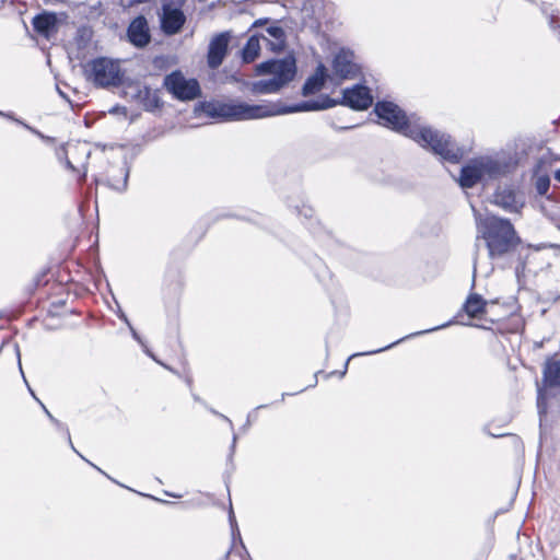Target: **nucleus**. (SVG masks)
I'll return each mask as SVG.
<instances>
[{"mask_svg":"<svg viewBox=\"0 0 560 560\" xmlns=\"http://www.w3.org/2000/svg\"><path fill=\"white\" fill-rule=\"evenodd\" d=\"M373 101L374 97L371 90L361 83H357L342 90L341 101L325 96L320 100L303 101L293 106L283 107H277L276 105H252L245 102L234 101L202 102L199 106L201 110L211 118L224 121H237L259 119L288 113L323 110L338 104L354 110H365L373 104Z\"/></svg>","mask_w":560,"mask_h":560,"instance_id":"obj_1","label":"nucleus"},{"mask_svg":"<svg viewBox=\"0 0 560 560\" xmlns=\"http://www.w3.org/2000/svg\"><path fill=\"white\" fill-rule=\"evenodd\" d=\"M387 127L411 138L423 148H430L435 154L450 162H459L466 153L451 140L450 136L422 126L416 114L407 116L401 108L388 101Z\"/></svg>","mask_w":560,"mask_h":560,"instance_id":"obj_2","label":"nucleus"},{"mask_svg":"<svg viewBox=\"0 0 560 560\" xmlns=\"http://www.w3.org/2000/svg\"><path fill=\"white\" fill-rule=\"evenodd\" d=\"M474 212L478 232L486 241L490 257L502 256L517 244L516 232L510 220L495 215L481 218L475 208Z\"/></svg>","mask_w":560,"mask_h":560,"instance_id":"obj_3","label":"nucleus"},{"mask_svg":"<svg viewBox=\"0 0 560 560\" xmlns=\"http://www.w3.org/2000/svg\"><path fill=\"white\" fill-rule=\"evenodd\" d=\"M258 75H272L270 79L255 81L250 84L254 94H272L288 85L296 74V62L292 56L282 59H269L256 66Z\"/></svg>","mask_w":560,"mask_h":560,"instance_id":"obj_4","label":"nucleus"},{"mask_svg":"<svg viewBox=\"0 0 560 560\" xmlns=\"http://www.w3.org/2000/svg\"><path fill=\"white\" fill-rule=\"evenodd\" d=\"M86 78L96 86H119L122 83L124 71L119 61L106 57L91 60L85 67Z\"/></svg>","mask_w":560,"mask_h":560,"instance_id":"obj_5","label":"nucleus"},{"mask_svg":"<svg viewBox=\"0 0 560 560\" xmlns=\"http://www.w3.org/2000/svg\"><path fill=\"white\" fill-rule=\"evenodd\" d=\"M501 172L502 167L497 161L490 158L476 159L462 168L459 184L464 188H471L486 176L495 177Z\"/></svg>","mask_w":560,"mask_h":560,"instance_id":"obj_6","label":"nucleus"},{"mask_svg":"<svg viewBox=\"0 0 560 560\" xmlns=\"http://www.w3.org/2000/svg\"><path fill=\"white\" fill-rule=\"evenodd\" d=\"M165 89L179 101L197 98L201 91L196 79H186L180 71H173L164 79Z\"/></svg>","mask_w":560,"mask_h":560,"instance_id":"obj_7","label":"nucleus"},{"mask_svg":"<svg viewBox=\"0 0 560 560\" xmlns=\"http://www.w3.org/2000/svg\"><path fill=\"white\" fill-rule=\"evenodd\" d=\"M360 73V67L354 62L350 50L341 49L332 59V74L339 79H353Z\"/></svg>","mask_w":560,"mask_h":560,"instance_id":"obj_8","label":"nucleus"},{"mask_svg":"<svg viewBox=\"0 0 560 560\" xmlns=\"http://www.w3.org/2000/svg\"><path fill=\"white\" fill-rule=\"evenodd\" d=\"M230 33L223 32L217 34L209 43L207 62L209 68H219L228 52Z\"/></svg>","mask_w":560,"mask_h":560,"instance_id":"obj_9","label":"nucleus"},{"mask_svg":"<svg viewBox=\"0 0 560 560\" xmlns=\"http://www.w3.org/2000/svg\"><path fill=\"white\" fill-rule=\"evenodd\" d=\"M161 28L165 35H175L180 32L186 16L180 9L164 4L162 8Z\"/></svg>","mask_w":560,"mask_h":560,"instance_id":"obj_10","label":"nucleus"},{"mask_svg":"<svg viewBox=\"0 0 560 560\" xmlns=\"http://www.w3.org/2000/svg\"><path fill=\"white\" fill-rule=\"evenodd\" d=\"M127 36L129 42L138 48H143L150 43V30L148 21L143 15L137 16L130 22Z\"/></svg>","mask_w":560,"mask_h":560,"instance_id":"obj_11","label":"nucleus"},{"mask_svg":"<svg viewBox=\"0 0 560 560\" xmlns=\"http://www.w3.org/2000/svg\"><path fill=\"white\" fill-rule=\"evenodd\" d=\"M327 78V68L323 63H319L316 67L315 72L306 79L302 88V94L304 96H308L319 92L323 89Z\"/></svg>","mask_w":560,"mask_h":560,"instance_id":"obj_12","label":"nucleus"},{"mask_svg":"<svg viewBox=\"0 0 560 560\" xmlns=\"http://www.w3.org/2000/svg\"><path fill=\"white\" fill-rule=\"evenodd\" d=\"M35 32L48 38L56 30L57 16L52 12H43L33 18L32 21Z\"/></svg>","mask_w":560,"mask_h":560,"instance_id":"obj_13","label":"nucleus"},{"mask_svg":"<svg viewBox=\"0 0 560 560\" xmlns=\"http://www.w3.org/2000/svg\"><path fill=\"white\" fill-rule=\"evenodd\" d=\"M542 386L558 387L560 386V359L557 357L549 358L542 371Z\"/></svg>","mask_w":560,"mask_h":560,"instance_id":"obj_14","label":"nucleus"},{"mask_svg":"<svg viewBox=\"0 0 560 560\" xmlns=\"http://www.w3.org/2000/svg\"><path fill=\"white\" fill-rule=\"evenodd\" d=\"M493 198L495 205L509 212H517L523 206L516 200L515 192L510 188L498 189Z\"/></svg>","mask_w":560,"mask_h":560,"instance_id":"obj_15","label":"nucleus"},{"mask_svg":"<svg viewBox=\"0 0 560 560\" xmlns=\"http://www.w3.org/2000/svg\"><path fill=\"white\" fill-rule=\"evenodd\" d=\"M269 37L264 36L267 47L273 52H280L285 47V33L280 26H269L266 30Z\"/></svg>","mask_w":560,"mask_h":560,"instance_id":"obj_16","label":"nucleus"},{"mask_svg":"<svg viewBox=\"0 0 560 560\" xmlns=\"http://www.w3.org/2000/svg\"><path fill=\"white\" fill-rule=\"evenodd\" d=\"M137 97L145 110L152 112L161 106V100L156 91H153L149 86L139 89Z\"/></svg>","mask_w":560,"mask_h":560,"instance_id":"obj_17","label":"nucleus"},{"mask_svg":"<svg viewBox=\"0 0 560 560\" xmlns=\"http://www.w3.org/2000/svg\"><path fill=\"white\" fill-rule=\"evenodd\" d=\"M487 301H485L479 294H470L463 308L469 317H478L485 313Z\"/></svg>","mask_w":560,"mask_h":560,"instance_id":"obj_18","label":"nucleus"},{"mask_svg":"<svg viewBox=\"0 0 560 560\" xmlns=\"http://www.w3.org/2000/svg\"><path fill=\"white\" fill-rule=\"evenodd\" d=\"M260 51V43L257 36H250L242 49V59L244 62L249 63L254 61Z\"/></svg>","mask_w":560,"mask_h":560,"instance_id":"obj_19","label":"nucleus"},{"mask_svg":"<svg viewBox=\"0 0 560 560\" xmlns=\"http://www.w3.org/2000/svg\"><path fill=\"white\" fill-rule=\"evenodd\" d=\"M118 171H119V174L121 175V179H119V180L108 179V185L117 191H124V190H126L127 184H128L129 168L127 166H121V167H119Z\"/></svg>","mask_w":560,"mask_h":560,"instance_id":"obj_20","label":"nucleus"},{"mask_svg":"<svg viewBox=\"0 0 560 560\" xmlns=\"http://www.w3.org/2000/svg\"><path fill=\"white\" fill-rule=\"evenodd\" d=\"M0 116L2 117H5L8 119H11L13 120L14 122L23 126L25 129L30 130L32 133L36 135L37 137H39L40 139H44V140H50L49 137H46L44 136L39 130L31 127L28 124L24 122L23 120L16 118L12 113H4V112H1L0 110Z\"/></svg>","mask_w":560,"mask_h":560,"instance_id":"obj_21","label":"nucleus"},{"mask_svg":"<svg viewBox=\"0 0 560 560\" xmlns=\"http://www.w3.org/2000/svg\"><path fill=\"white\" fill-rule=\"evenodd\" d=\"M384 350H385V348H378V349H376V350H370V351H364V352L353 353V354H351V355L347 359V361H346V363H345L343 371H341V372H339V373H338V372H331V373L327 374V375H326V377H329L330 375H338V377H339V378H341V377H343V375L346 374L347 369H348V364H349V362H350L351 360H353V359H355V358H359V357H363V355H370V354L378 353V352H382V351H384Z\"/></svg>","mask_w":560,"mask_h":560,"instance_id":"obj_22","label":"nucleus"},{"mask_svg":"<svg viewBox=\"0 0 560 560\" xmlns=\"http://www.w3.org/2000/svg\"><path fill=\"white\" fill-rule=\"evenodd\" d=\"M550 187V178L548 175L538 176L536 179V190L539 195H546Z\"/></svg>","mask_w":560,"mask_h":560,"instance_id":"obj_23","label":"nucleus"},{"mask_svg":"<svg viewBox=\"0 0 560 560\" xmlns=\"http://www.w3.org/2000/svg\"><path fill=\"white\" fill-rule=\"evenodd\" d=\"M537 407H538L539 413H546L547 398H546V394H545V388H542V387H538Z\"/></svg>","mask_w":560,"mask_h":560,"instance_id":"obj_24","label":"nucleus"},{"mask_svg":"<svg viewBox=\"0 0 560 560\" xmlns=\"http://www.w3.org/2000/svg\"><path fill=\"white\" fill-rule=\"evenodd\" d=\"M374 112L380 119H385V100H381L376 103Z\"/></svg>","mask_w":560,"mask_h":560,"instance_id":"obj_25","label":"nucleus"},{"mask_svg":"<svg viewBox=\"0 0 560 560\" xmlns=\"http://www.w3.org/2000/svg\"><path fill=\"white\" fill-rule=\"evenodd\" d=\"M211 413L218 416L219 418H221L222 420H224L231 428V430L233 431L234 429V425H233V422L232 420L224 416L223 413H220L219 411L214 410L213 408L209 407L208 405L205 406Z\"/></svg>","mask_w":560,"mask_h":560,"instance_id":"obj_26","label":"nucleus"},{"mask_svg":"<svg viewBox=\"0 0 560 560\" xmlns=\"http://www.w3.org/2000/svg\"><path fill=\"white\" fill-rule=\"evenodd\" d=\"M211 413L218 416L219 418H221L222 420H224L231 428V430L233 431L234 429V425H233V422L232 420L224 416L223 413H220L219 411L214 410L213 408L209 407L208 405L205 406Z\"/></svg>","mask_w":560,"mask_h":560,"instance_id":"obj_27","label":"nucleus"},{"mask_svg":"<svg viewBox=\"0 0 560 560\" xmlns=\"http://www.w3.org/2000/svg\"><path fill=\"white\" fill-rule=\"evenodd\" d=\"M268 405H260L258 407H256L254 410H252L248 415H247V419H246V423L242 427V430L243 431H246L250 424H252V416H254L256 413V410H259V409H262V408H266Z\"/></svg>","mask_w":560,"mask_h":560,"instance_id":"obj_28","label":"nucleus"},{"mask_svg":"<svg viewBox=\"0 0 560 560\" xmlns=\"http://www.w3.org/2000/svg\"><path fill=\"white\" fill-rule=\"evenodd\" d=\"M56 428H57L59 431H61V432L66 435V438H67V440H68V442H69V444H70L71 448H72L74 452H77V451H75V448H74V446H73V444H72L71 436H70V432H69V429L67 428V425H65V424L62 423V427H56Z\"/></svg>","mask_w":560,"mask_h":560,"instance_id":"obj_29","label":"nucleus"},{"mask_svg":"<svg viewBox=\"0 0 560 560\" xmlns=\"http://www.w3.org/2000/svg\"><path fill=\"white\" fill-rule=\"evenodd\" d=\"M42 408L44 409L45 413L47 415V417L49 418V420L56 425V427H62V423L56 419L49 411L48 409L45 407L44 404H40Z\"/></svg>","mask_w":560,"mask_h":560,"instance_id":"obj_30","label":"nucleus"},{"mask_svg":"<svg viewBox=\"0 0 560 560\" xmlns=\"http://www.w3.org/2000/svg\"><path fill=\"white\" fill-rule=\"evenodd\" d=\"M229 520H230L232 533H233V536H234L235 535V529L237 530V524H236L235 516H234V513H233L232 509L230 510V513H229Z\"/></svg>","mask_w":560,"mask_h":560,"instance_id":"obj_31","label":"nucleus"},{"mask_svg":"<svg viewBox=\"0 0 560 560\" xmlns=\"http://www.w3.org/2000/svg\"><path fill=\"white\" fill-rule=\"evenodd\" d=\"M130 331H131V335L132 337L140 343H142V340L140 338V336L138 335V332L135 330V328L132 326L129 327Z\"/></svg>","mask_w":560,"mask_h":560,"instance_id":"obj_32","label":"nucleus"},{"mask_svg":"<svg viewBox=\"0 0 560 560\" xmlns=\"http://www.w3.org/2000/svg\"><path fill=\"white\" fill-rule=\"evenodd\" d=\"M236 441H237V435H236V433H234V432H233V436H232V445H231V451H232V453H233V452H234V450H235Z\"/></svg>","mask_w":560,"mask_h":560,"instance_id":"obj_33","label":"nucleus"},{"mask_svg":"<svg viewBox=\"0 0 560 560\" xmlns=\"http://www.w3.org/2000/svg\"><path fill=\"white\" fill-rule=\"evenodd\" d=\"M119 318H120L121 320H124V322L127 324V326H128V327H130V326H131V324H130V322H129L128 317H127L124 313L119 314Z\"/></svg>","mask_w":560,"mask_h":560,"instance_id":"obj_34","label":"nucleus"},{"mask_svg":"<svg viewBox=\"0 0 560 560\" xmlns=\"http://www.w3.org/2000/svg\"><path fill=\"white\" fill-rule=\"evenodd\" d=\"M194 399L200 404H202L203 406H206L207 404L197 395H192Z\"/></svg>","mask_w":560,"mask_h":560,"instance_id":"obj_35","label":"nucleus"},{"mask_svg":"<svg viewBox=\"0 0 560 560\" xmlns=\"http://www.w3.org/2000/svg\"><path fill=\"white\" fill-rule=\"evenodd\" d=\"M57 91H58V93H59V95H60L61 97H63L65 100H67L68 102H70V101H69V98L67 97V95H66V94H65V93H63V92H62L58 86H57Z\"/></svg>","mask_w":560,"mask_h":560,"instance_id":"obj_36","label":"nucleus"},{"mask_svg":"<svg viewBox=\"0 0 560 560\" xmlns=\"http://www.w3.org/2000/svg\"><path fill=\"white\" fill-rule=\"evenodd\" d=\"M555 179L560 182V168L556 171L555 173Z\"/></svg>","mask_w":560,"mask_h":560,"instance_id":"obj_37","label":"nucleus"},{"mask_svg":"<svg viewBox=\"0 0 560 560\" xmlns=\"http://www.w3.org/2000/svg\"><path fill=\"white\" fill-rule=\"evenodd\" d=\"M66 165H67V167L71 168V170L74 168L72 163L69 160L66 161Z\"/></svg>","mask_w":560,"mask_h":560,"instance_id":"obj_38","label":"nucleus"},{"mask_svg":"<svg viewBox=\"0 0 560 560\" xmlns=\"http://www.w3.org/2000/svg\"><path fill=\"white\" fill-rule=\"evenodd\" d=\"M167 495L170 497H173V498H182V495H178V494H173V493H170V492H165Z\"/></svg>","mask_w":560,"mask_h":560,"instance_id":"obj_39","label":"nucleus"},{"mask_svg":"<svg viewBox=\"0 0 560 560\" xmlns=\"http://www.w3.org/2000/svg\"><path fill=\"white\" fill-rule=\"evenodd\" d=\"M145 352L149 354V357H151L152 359H154L156 361V359L154 358V355L148 350L145 349Z\"/></svg>","mask_w":560,"mask_h":560,"instance_id":"obj_40","label":"nucleus"},{"mask_svg":"<svg viewBox=\"0 0 560 560\" xmlns=\"http://www.w3.org/2000/svg\"><path fill=\"white\" fill-rule=\"evenodd\" d=\"M256 419H257V412H256L254 416H252V423H253L254 421H256Z\"/></svg>","mask_w":560,"mask_h":560,"instance_id":"obj_41","label":"nucleus"},{"mask_svg":"<svg viewBox=\"0 0 560 560\" xmlns=\"http://www.w3.org/2000/svg\"><path fill=\"white\" fill-rule=\"evenodd\" d=\"M159 501V499H156ZM160 502H162V500H160ZM163 503H166V504H174L173 502H170V501H163Z\"/></svg>","mask_w":560,"mask_h":560,"instance_id":"obj_42","label":"nucleus"},{"mask_svg":"<svg viewBox=\"0 0 560 560\" xmlns=\"http://www.w3.org/2000/svg\"><path fill=\"white\" fill-rule=\"evenodd\" d=\"M95 468L97 469V471H100V472H102V474L106 475V474H105L101 468H98V467H95Z\"/></svg>","mask_w":560,"mask_h":560,"instance_id":"obj_43","label":"nucleus"},{"mask_svg":"<svg viewBox=\"0 0 560 560\" xmlns=\"http://www.w3.org/2000/svg\"><path fill=\"white\" fill-rule=\"evenodd\" d=\"M19 366H20V370L22 371V363L20 360H19Z\"/></svg>","mask_w":560,"mask_h":560,"instance_id":"obj_44","label":"nucleus"},{"mask_svg":"<svg viewBox=\"0 0 560 560\" xmlns=\"http://www.w3.org/2000/svg\"><path fill=\"white\" fill-rule=\"evenodd\" d=\"M35 400H36L37 402L42 404V402H40V399H39L38 397H35Z\"/></svg>","mask_w":560,"mask_h":560,"instance_id":"obj_45","label":"nucleus"},{"mask_svg":"<svg viewBox=\"0 0 560 560\" xmlns=\"http://www.w3.org/2000/svg\"><path fill=\"white\" fill-rule=\"evenodd\" d=\"M35 400H36L37 402L42 404V402H40V399H39L38 397H35Z\"/></svg>","mask_w":560,"mask_h":560,"instance_id":"obj_46","label":"nucleus"},{"mask_svg":"<svg viewBox=\"0 0 560 560\" xmlns=\"http://www.w3.org/2000/svg\"><path fill=\"white\" fill-rule=\"evenodd\" d=\"M35 400H36L37 402L42 404V402H40V399H39L38 397H35Z\"/></svg>","mask_w":560,"mask_h":560,"instance_id":"obj_47","label":"nucleus"},{"mask_svg":"<svg viewBox=\"0 0 560 560\" xmlns=\"http://www.w3.org/2000/svg\"><path fill=\"white\" fill-rule=\"evenodd\" d=\"M559 230H560V224H559Z\"/></svg>","mask_w":560,"mask_h":560,"instance_id":"obj_48","label":"nucleus"}]
</instances>
